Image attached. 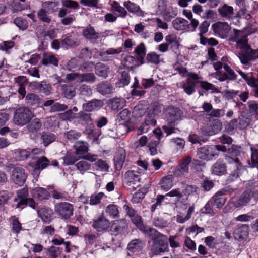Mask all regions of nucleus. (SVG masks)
<instances>
[{"instance_id":"f257e3e1","label":"nucleus","mask_w":258,"mask_h":258,"mask_svg":"<svg viewBox=\"0 0 258 258\" xmlns=\"http://www.w3.org/2000/svg\"><path fill=\"white\" fill-rule=\"evenodd\" d=\"M147 235L152 241L150 245L149 254L151 257L160 255L168 251L167 237L156 229H151Z\"/></svg>"},{"instance_id":"f03ea898","label":"nucleus","mask_w":258,"mask_h":258,"mask_svg":"<svg viewBox=\"0 0 258 258\" xmlns=\"http://www.w3.org/2000/svg\"><path fill=\"white\" fill-rule=\"evenodd\" d=\"M33 116L32 112L28 108L20 107L15 111L14 122L18 125L23 126L28 123Z\"/></svg>"},{"instance_id":"7ed1b4c3","label":"nucleus","mask_w":258,"mask_h":258,"mask_svg":"<svg viewBox=\"0 0 258 258\" xmlns=\"http://www.w3.org/2000/svg\"><path fill=\"white\" fill-rule=\"evenodd\" d=\"M237 56L243 64L247 65L250 61L258 59V50L253 49L250 46H247L238 52Z\"/></svg>"},{"instance_id":"20e7f679","label":"nucleus","mask_w":258,"mask_h":258,"mask_svg":"<svg viewBox=\"0 0 258 258\" xmlns=\"http://www.w3.org/2000/svg\"><path fill=\"white\" fill-rule=\"evenodd\" d=\"M225 160L228 163L232 164L233 168H235L226 179V182L229 183L234 181L239 177L243 166L238 158L227 156L225 157Z\"/></svg>"},{"instance_id":"39448f33","label":"nucleus","mask_w":258,"mask_h":258,"mask_svg":"<svg viewBox=\"0 0 258 258\" xmlns=\"http://www.w3.org/2000/svg\"><path fill=\"white\" fill-rule=\"evenodd\" d=\"M74 206L68 202H61L55 205L54 211L62 219H68L73 215Z\"/></svg>"},{"instance_id":"423d86ee","label":"nucleus","mask_w":258,"mask_h":258,"mask_svg":"<svg viewBox=\"0 0 258 258\" xmlns=\"http://www.w3.org/2000/svg\"><path fill=\"white\" fill-rule=\"evenodd\" d=\"M140 176V174L137 171H128L124 174V182L127 186L136 189L139 186L141 180Z\"/></svg>"},{"instance_id":"0eeeda50","label":"nucleus","mask_w":258,"mask_h":258,"mask_svg":"<svg viewBox=\"0 0 258 258\" xmlns=\"http://www.w3.org/2000/svg\"><path fill=\"white\" fill-rule=\"evenodd\" d=\"M228 190L226 188H223L217 191L210 200L212 205L217 208L220 209L225 204L226 201V195Z\"/></svg>"},{"instance_id":"6e6552de","label":"nucleus","mask_w":258,"mask_h":258,"mask_svg":"<svg viewBox=\"0 0 258 258\" xmlns=\"http://www.w3.org/2000/svg\"><path fill=\"white\" fill-rule=\"evenodd\" d=\"M197 154L199 158L204 160H211L215 156H218L215 152V148L209 146L199 148Z\"/></svg>"},{"instance_id":"1a4fd4ad","label":"nucleus","mask_w":258,"mask_h":258,"mask_svg":"<svg viewBox=\"0 0 258 258\" xmlns=\"http://www.w3.org/2000/svg\"><path fill=\"white\" fill-rule=\"evenodd\" d=\"M92 226L97 231L104 232L107 231L109 228L110 222L103 215H101L96 219L93 220Z\"/></svg>"},{"instance_id":"9d476101","label":"nucleus","mask_w":258,"mask_h":258,"mask_svg":"<svg viewBox=\"0 0 258 258\" xmlns=\"http://www.w3.org/2000/svg\"><path fill=\"white\" fill-rule=\"evenodd\" d=\"M27 178V174L24 169L21 167H16L12 171V180L13 182L19 185H22Z\"/></svg>"},{"instance_id":"9b49d317","label":"nucleus","mask_w":258,"mask_h":258,"mask_svg":"<svg viewBox=\"0 0 258 258\" xmlns=\"http://www.w3.org/2000/svg\"><path fill=\"white\" fill-rule=\"evenodd\" d=\"M218 12L225 20H232L238 15V14L235 13L233 7L225 4L218 9Z\"/></svg>"},{"instance_id":"f8f14e48","label":"nucleus","mask_w":258,"mask_h":258,"mask_svg":"<svg viewBox=\"0 0 258 258\" xmlns=\"http://www.w3.org/2000/svg\"><path fill=\"white\" fill-rule=\"evenodd\" d=\"M191 162V158L190 156H186L183 158L174 171L175 175L181 176L186 175L188 173V166Z\"/></svg>"},{"instance_id":"ddd939ff","label":"nucleus","mask_w":258,"mask_h":258,"mask_svg":"<svg viewBox=\"0 0 258 258\" xmlns=\"http://www.w3.org/2000/svg\"><path fill=\"white\" fill-rule=\"evenodd\" d=\"M168 121L173 122L177 124V122L181 120L183 115L182 110L179 107L169 106L167 109Z\"/></svg>"},{"instance_id":"4468645a","label":"nucleus","mask_w":258,"mask_h":258,"mask_svg":"<svg viewBox=\"0 0 258 258\" xmlns=\"http://www.w3.org/2000/svg\"><path fill=\"white\" fill-rule=\"evenodd\" d=\"M58 162L56 160L50 161L45 156H42L39 158L35 165L34 172H38L40 170H42L47 168L49 165H53L54 166H58Z\"/></svg>"},{"instance_id":"2eb2a0df","label":"nucleus","mask_w":258,"mask_h":258,"mask_svg":"<svg viewBox=\"0 0 258 258\" xmlns=\"http://www.w3.org/2000/svg\"><path fill=\"white\" fill-rule=\"evenodd\" d=\"M251 195L249 191H244L239 197H233L231 203L236 208L246 206L250 201Z\"/></svg>"},{"instance_id":"dca6fc26","label":"nucleus","mask_w":258,"mask_h":258,"mask_svg":"<svg viewBox=\"0 0 258 258\" xmlns=\"http://www.w3.org/2000/svg\"><path fill=\"white\" fill-rule=\"evenodd\" d=\"M82 35L94 44L98 43V39L100 38L99 33L96 32L94 28L90 25L83 29Z\"/></svg>"},{"instance_id":"f3484780","label":"nucleus","mask_w":258,"mask_h":258,"mask_svg":"<svg viewBox=\"0 0 258 258\" xmlns=\"http://www.w3.org/2000/svg\"><path fill=\"white\" fill-rule=\"evenodd\" d=\"M122 52V49L118 48L117 49L110 48L106 51H102L99 52V56L102 61H108L114 59L116 55L119 54Z\"/></svg>"},{"instance_id":"a211bd4d","label":"nucleus","mask_w":258,"mask_h":258,"mask_svg":"<svg viewBox=\"0 0 258 258\" xmlns=\"http://www.w3.org/2000/svg\"><path fill=\"white\" fill-rule=\"evenodd\" d=\"M214 31L221 38L226 37L230 30V27L226 22H218L212 25Z\"/></svg>"},{"instance_id":"6ab92c4d","label":"nucleus","mask_w":258,"mask_h":258,"mask_svg":"<svg viewBox=\"0 0 258 258\" xmlns=\"http://www.w3.org/2000/svg\"><path fill=\"white\" fill-rule=\"evenodd\" d=\"M103 100L94 99L87 103H84L82 108L85 111L91 112L100 109L103 107Z\"/></svg>"},{"instance_id":"aec40b11","label":"nucleus","mask_w":258,"mask_h":258,"mask_svg":"<svg viewBox=\"0 0 258 258\" xmlns=\"http://www.w3.org/2000/svg\"><path fill=\"white\" fill-rule=\"evenodd\" d=\"M133 223L137 226L138 229L143 233L146 234L154 228L150 226L145 225L143 223L142 217L138 214L134 215L131 218Z\"/></svg>"},{"instance_id":"412c9836","label":"nucleus","mask_w":258,"mask_h":258,"mask_svg":"<svg viewBox=\"0 0 258 258\" xmlns=\"http://www.w3.org/2000/svg\"><path fill=\"white\" fill-rule=\"evenodd\" d=\"M145 245V242L139 238L131 240L127 244V249L133 253L141 251Z\"/></svg>"},{"instance_id":"4be33fe9","label":"nucleus","mask_w":258,"mask_h":258,"mask_svg":"<svg viewBox=\"0 0 258 258\" xmlns=\"http://www.w3.org/2000/svg\"><path fill=\"white\" fill-rule=\"evenodd\" d=\"M126 157L125 150L120 148L116 153L114 158V162L115 169L120 171L123 166Z\"/></svg>"},{"instance_id":"5701e85b","label":"nucleus","mask_w":258,"mask_h":258,"mask_svg":"<svg viewBox=\"0 0 258 258\" xmlns=\"http://www.w3.org/2000/svg\"><path fill=\"white\" fill-rule=\"evenodd\" d=\"M96 89L101 95H106L112 93L114 88L110 82L104 81L96 85Z\"/></svg>"},{"instance_id":"b1692460","label":"nucleus","mask_w":258,"mask_h":258,"mask_svg":"<svg viewBox=\"0 0 258 258\" xmlns=\"http://www.w3.org/2000/svg\"><path fill=\"white\" fill-rule=\"evenodd\" d=\"M248 226L246 224L237 227L233 232L234 238L239 241L246 239L248 235Z\"/></svg>"},{"instance_id":"393cba45","label":"nucleus","mask_w":258,"mask_h":258,"mask_svg":"<svg viewBox=\"0 0 258 258\" xmlns=\"http://www.w3.org/2000/svg\"><path fill=\"white\" fill-rule=\"evenodd\" d=\"M37 213L39 217L41 220L47 223H49L52 219V216L53 214V210L46 207H41L38 210Z\"/></svg>"},{"instance_id":"a878e982","label":"nucleus","mask_w":258,"mask_h":258,"mask_svg":"<svg viewBox=\"0 0 258 258\" xmlns=\"http://www.w3.org/2000/svg\"><path fill=\"white\" fill-rule=\"evenodd\" d=\"M28 190L27 188H23L22 189L19 190L17 192V197L15 198L14 199V202L16 203V204H14L15 208H23V207H22L23 203V201H25L28 199Z\"/></svg>"},{"instance_id":"bb28decb","label":"nucleus","mask_w":258,"mask_h":258,"mask_svg":"<svg viewBox=\"0 0 258 258\" xmlns=\"http://www.w3.org/2000/svg\"><path fill=\"white\" fill-rule=\"evenodd\" d=\"M237 72L247 84L253 87V92L254 93L255 88L258 87V79H256L251 73L245 74L241 70Z\"/></svg>"},{"instance_id":"cd10ccee","label":"nucleus","mask_w":258,"mask_h":258,"mask_svg":"<svg viewBox=\"0 0 258 258\" xmlns=\"http://www.w3.org/2000/svg\"><path fill=\"white\" fill-rule=\"evenodd\" d=\"M32 196L39 200L48 199L50 195L48 191L42 187H36L31 191Z\"/></svg>"},{"instance_id":"c85d7f7f","label":"nucleus","mask_w":258,"mask_h":258,"mask_svg":"<svg viewBox=\"0 0 258 258\" xmlns=\"http://www.w3.org/2000/svg\"><path fill=\"white\" fill-rule=\"evenodd\" d=\"M74 148L75 150V154L81 156V155L86 153L88 151L89 145L85 141L79 140L75 143Z\"/></svg>"},{"instance_id":"c756f323","label":"nucleus","mask_w":258,"mask_h":258,"mask_svg":"<svg viewBox=\"0 0 258 258\" xmlns=\"http://www.w3.org/2000/svg\"><path fill=\"white\" fill-rule=\"evenodd\" d=\"M95 74L101 77L106 78L108 76L109 67L102 62L97 63L95 66Z\"/></svg>"},{"instance_id":"7c9ffc66","label":"nucleus","mask_w":258,"mask_h":258,"mask_svg":"<svg viewBox=\"0 0 258 258\" xmlns=\"http://www.w3.org/2000/svg\"><path fill=\"white\" fill-rule=\"evenodd\" d=\"M123 5L131 13L135 14L139 16H143L144 15V12L141 10L139 6L130 1L124 2Z\"/></svg>"},{"instance_id":"2f4dec72","label":"nucleus","mask_w":258,"mask_h":258,"mask_svg":"<svg viewBox=\"0 0 258 258\" xmlns=\"http://www.w3.org/2000/svg\"><path fill=\"white\" fill-rule=\"evenodd\" d=\"M172 24L177 30H186L189 26L188 21L181 17H177L172 21Z\"/></svg>"},{"instance_id":"473e14b6","label":"nucleus","mask_w":258,"mask_h":258,"mask_svg":"<svg viewBox=\"0 0 258 258\" xmlns=\"http://www.w3.org/2000/svg\"><path fill=\"white\" fill-rule=\"evenodd\" d=\"M226 172V167L222 161L218 160L213 166L212 173L216 175H221Z\"/></svg>"},{"instance_id":"72a5a7b5","label":"nucleus","mask_w":258,"mask_h":258,"mask_svg":"<svg viewBox=\"0 0 258 258\" xmlns=\"http://www.w3.org/2000/svg\"><path fill=\"white\" fill-rule=\"evenodd\" d=\"M62 93L68 99H72L76 95V88L72 84H63L61 86Z\"/></svg>"},{"instance_id":"f704fd0d","label":"nucleus","mask_w":258,"mask_h":258,"mask_svg":"<svg viewBox=\"0 0 258 258\" xmlns=\"http://www.w3.org/2000/svg\"><path fill=\"white\" fill-rule=\"evenodd\" d=\"M109 101L111 108L113 110L122 109L126 104V101L123 98L114 97L110 99Z\"/></svg>"},{"instance_id":"c9c22d12","label":"nucleus","mask_w":258,"mask_h":258,"mask_svg":"<svg viewBox=\"0 0 258 258\" xmlns=\"http://www.w3.org/2000/svg\"><path fill=\"white\" fill-rule=\"evenodd\" d=\"M195 210V205L192 204V205L190 206L188 209L187 214L185 216H183L181 215V214H178L176 216V221L178 223H184L186 221L189 220L194 213Z\"/></svg>"},{"instance_id":"e433bc0d","label":"nucleus","mask_w":258,"mask_h":258,"mask_svg":"<svg viewBox=\"0 0 258 258\" xmlns=\"http://www.w3.org/2000/svg\"><path fill=\"white\" fill-rule=\"evenodd\" d=\"M58 59L53 54L44 55L41 60V63L44 66L50 64L55 67H58Z\"/></svg>"},{"instance_id":"4c0bfd02","label":"nucleus","mask_w":258,"mask_h":258,"mask_svg":"<svg viewBox=\"0 0 258 258\" xmlns=\"http://www.w3.org/2000/svg\"><path fill=\"white\" fill-rule=\"evenodd\" d=\"M126 227V224L123 221H120L117 223H114L111 226V234L116 236L123 232Z\"/></svg>"},{"instance_id":"58836bf2","label":"nucleus","mask_w":258,"mask_h":258,"mask_svg":"<svg viewBox=\"0 0 258 258\" xmlns=\"http://www.w3.org/2000/svg\"><path fill=\"white\" fill-rule=\"evenodd\" d=\"M25 98L26 103L30 106L38 105L40 102L39 97L34 93H28Z\"/></svg>"},{"instance_id":"ea45409f","label":"nucleus","mask_w":258,"mask_h":258,"mask_svg":"<svg viewBox=\"0 0 258 258\" xmlns=\"http://www.w3.org/2000/svg\"><path fill=\"white\" fill-rule=\"evenodd\" d=\"M35 88L40 92L43 93L45 95H48L50 93L51 86L46 83V82H36L34 86Z\"/></svg>"},{"instance_id":"a19ab883","label":"nucleus","mask_w":258,"mask_h":258,"mask_svg":"<svg viewBox=\"0 0 258 258\" xmlns=\"http://www.w3.org/2000/svg\"><path fill=\"white\" fill-rule=\"evenodd\" d=\"M42 123L38 118H34V119L30 120L28 122L27 127L28 131L32 133H36L41 127Z\"/></svg>"},{"instance_id":"79ce46f5","label":"nucleus","mask_w":258,"mask_h":258,"mask_svg":"<svg viewBox=\"0 0 258 258\" xmlns=\"http://www.w3.org/2000/svg\"><path fill=\"white\" fill-rule=\"evenodd\" d=\"M160 184L162 189L165 191L169 190L173 185L172 175H169L163 178Z\"/></svg>"},{"instance_id":"37998d69","label":"nucleus","mask_w":258,"mask_h":258,"mask_svg":"<svg viewBox=\"0 0 258 258\" xmlns=\"http://www.w3.org/2000/svg\"><path fill=\"white\" fill-rule=\"evenodd\" d=\"M49 13L46 11V9L41 8L37 11V17L40 21L49 24L51 22V17L48 15Z\"/></svg>"},{"instance_id":"c03bdc74","label":"nucleus","mask_w":258,"mask_h":258,"mask_svg":"<svg viewBox=\"0 0 258 258\" xmlns=\"http://www.w3.org/2000/svg\"><path fill=\"white\" fill-rule=\"evenodd\" d=\"M41 139L43 141L44 146L46 147L55 140L56 136L53 133L43 132L41 134Z\"/></svg>"},{"instance_id":"a18cd8bd","label":"nucleus","mask_w":258,"mask_h":258,"mask_svg":"<svg viewBox=\"0 0 258 258\" xmlns=\"http://www.w3.org/2000/svg\"><path fill=\"white\" fill-rule=\"evenodd\" d=\"M112 9L114 13H117L118 17L124 18L127 15V11L125 8L119 5L116 1H113L112 3Z\"/></svg>"},{"instance_id":"49530a36","label":"nucleus","mask_w":258,"mask_h":258,"mask_svg":"<svg viewBox=\"0 0 258 258\" xmlns=\"http://www.w3.org/2000/svg\"><path fill=\"white\" fill-rule=\"evenodd\" d=\"M222 123L219 120L214 121L210 124L207 131L209 135L216 134L222 129Z\"/></svg>"},{"instance_id":"de8ad7c7","label":"nucleus","mask_w":258,"mask_h":258,"mask_svg":"<svg viewBox=\"0 0 258 258\" xmlns=\"http://www.w3.org/2000/svg\"><path fill=\"white\" fill-rule=\"evenodd\" d=\"M75 166L82 174H84L86 172L90 170L91 167V164L85 160L77 162L75 164Z\"/></svg>"},{"instance_id":"09e8293b","label":"nucleus","mask_w":258,"mask_h":258,"mask_svg":"<svg viewBox=\"0 0 258 258\" xmlns=\"http://www.w3.org/2000/svg\"><path fill=\"white\" fill-rule=\"evenodd\" d=\"M47 251L50 258H58L61 254L62 248L52 246L47 248Z\"/></svg>"},{"instance_id":"8fccbe9b","label":"nucleus","mask_w":258,"mask_h":258,"mask_svg":"<svg viewBox=\"0 0 258 258\" xmlns=\"http://www.w3.org/2000/svg\"><path fill=\"white\" fill-rule=\"evenodd\" d=\"M79 94L81 96L90 97L92 95L91 87L87 84H82L78 88Z\"/></svg>"},{"instance_id":"3c124183","label":"nucleus","mask_w":258,"mask_h":258,"mask_svg":"<svg viewBox=\"0 0 258 258\" xmlns=\"http://www.w3.org/2000/svg\"><path fill=\"white\" fill-rule=\"evenodd\" d=\"M106 212L113 218H117L119 217V210L117 206L115 205H109L106 208Z\"/></svg>"},{"instance_id":"603ef678","label":"nucleus","mask_w":258,"mask_h":258,"mask_svg":"<svg viewBox=\"0 0 258 258\" xmlns=\"http://www.w3.org/2000/svg\"><path fill=\"white\" fill-rule=\"evenodd\" d=\"M146 59L148 63L158 65L160 63V55L154 52L147 54Z\"/></svg>"},{"instance_id":"864d4df0","label":"nucleus","mask_w":258,"mask_h":258,"mask_svg":"<svg viewBox=\"0 0 258 258\" xmlns=\"http://www.w3.org/2000/svg\"><path fill=\"white\" fill-rule=\"evenodd\" d=\"M200 86L206 91H210L211 93L218 92V89L213 84L207 81L200 82Z\"/></svg>"},{"instance_id":"5fc2aeb1","label":"nucleus","mask_w":258,"mask_h":258,"mask_svg":"<svg viewBox=\"0 0 258 258\" xmlns=\"http://www.w3.org/2000/svg\"><path fill=\"white\" fill-rule=\"evenodd\" d=\"M96 80V77L92 73H87L80 74V82H86L88 83H93Z\"/></svg>"},{"instance_id":"6e6d98bb","label":"nucleus","mask_w":258,"mask_h":258,"mask_svg":"<svg viewBox=\"0 0 258 258\" xmlns=\"http://www.w3.org/2000/svg\"><path fill=\"white\" fill-rule=\"evenodd\" d=\"M251 163H249V166L251 168H258V150L251 147Z\"/></svg>"},{"instance_id":"4d7b16f0","label":"nucleus","mask_w":258,"mask_h":258,"mask_svg":"<svg viewBox=\"0 0 258 258\" xmlns=\"http://www.w3.org/2000/svg\"><path fill=\"white\" fill-rule=\"evenodd\" d=\"M177 124L174 123L173 122L168 121L167 125H163L162 129L164 132L167 134V135H171L172 133H176L177 131H179L177 128L175 127Z\"/></svg>"},{"instance_id":"13d9d810","label":"nucleus","mask_w":258,"mask_h":258,"mask_svg":"<svg viewBox=\"0 0 258 258\" xmlns=\"http://www.w3.org/2000/svg\"><path fill=\"white\" fill-rule=\"evenodd\" d=\"M61 45L63 48L71 47L76 45V42L72 36H67L61 40Z\"/></svg>"},{"instance_id":"bf43d9fd","label":"nucleus","mask_w":258,"mask_h":258,"mask_svg":"<svg viewBox=\"0 0 258 258\" xmlns=\"http://www.w3.org/2000/svg\"><path fill=\"white\" fill-rule=\"evenodd\" d=\"M182 88L184 92L188 95H191L196 91L195 83H190L189 80L183 84Z\"/></svg>"},{"instance_id":"052dcab7","label":"nucleus","mask_w":258,"mask_h":258,"mask_svg":"<svg viewBox=\"0 0 258 258\" xmlns=\"http://www.w3.org/2000/svg\"><path fill=\"white\" fill-rule=\"evenodd\" d=\"M240 146L237 145H232L230 147L227 149V153L229 156L232 158H238V156L240 155V152L239 150ZM228 155H226L227 156Z\"/></svg>"},{"instance_id":"680f3d73","label":"nucleus","mask_w":258,"mask_h":258,"mask_svg":"<svg viewBox=\"0 0 258 258\" xmlns=\"http://www.w3.org/2000/svg\"><path fill=\"white\" fill-rule=\"evenodd\" d=\"M153 225L159 228H163L167 226L168 223L163 218L161 217H156L152 221Z\"/></svg>"},{"instance_id":"e2e57ef3","label":"nucleus","mask_w":258,"mask_h":258,"mask_svg":"<svg viewBox=\"0 0 258 258\" xmlns=\"http://www.w3.org/2000/svg\"><path fill=\"white\" fill-rule=\"evenodd\" d=\"M67 138L71 141L78 139L81 136V133L75 130H71L64 133Z\"/></svg>"},{"instance_id":"0e129e2a","label":"nucleus","mask_w":258,"mask_h":258,"mask_svg":"<svg viewBox=\"0 0 258 258\" xmlns=\"http://www.w3.org/2000/svg\"><path fill=\"white\" fill-rule=\"evenodd\" d=\"M14 23L19 29L25 30L28 28V23L26 20L21 18L17 17L14 19Z\"/></svg>"},{"instance_id":"69168bd1","label":"nucleus","mask_w":258,"mask_h":258,"mask_svg":"<svg viewBox=\"0 0 258 258\" xmlns=\"http://www.w3.org/2000/svg\"><path fill=\"white\" fill-rule=\"evenodd\" d=\"M16 159L19 161H23L28 158L30 155V152L26 150L18 149L16 152Z\"/></svg>"},{"instance_id":"338daca9","label":"nucleus","mask_w":258,"mask_h":258,"mask_svg":"<svg viewBox=\"0 0 258 258\" xmlns=\"http://www.w3.org/2000/svg\"><path fill=\"white\" fill-rule=\"evenodd\" d=\"M200 43L203 45L208 44L209 46H214L218 44V41L215 38H208L204 36L200 38Z\"/></svg>"},{"instance_id":"774afa93","label":"nucleus","mask_w":258,"mask_h":258,"mask_svg":"<svg viewBox=\"0 0 258 258\" xmlns=\"http://www.w3.org/2000/svg\"><path fill=\"white\" fill-rule=\"evenodd\" d=\"M104 194L102 192H100L98 194L91 195L90 197L89 204L91 205H96L100 203L101 199L104 197Z\"/></svg>"}]
</instances>
